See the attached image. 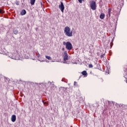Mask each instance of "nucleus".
Masks as SVG:
<instances>
[{
  "instance_id": "obj_31",
  "label": "nucleus",
  "mask_w": 127,
  "mask_h": 127,
  "mask_svg": "<svg viewBox=\"0 0 127 127\" xmlns=\"http://www.w3.org/2000/svg\"><path fill=\"white\" fill-rule=\"evenodd\" d=\"M48 83H51V82L50 81H49Z\"/></svg>"
},
{
  "instance_id": "obj_5",
  "label": "nucleus",
  "mask_w": 127,
  "mask_h": 127,
  "mask_svg": "<svg viewBox=\"0 0 127 127\" xmlns=\"http://www.w3.org/2000/svg\"><path fill=\"white\" fill-rule=\"evenodd\" d=\"M60 9H61L62 12H64V9H65V7L64 6V4L63 1H61V4L59 5Z\"/></svg>"
},
{
  "instance_id": "obj_25",
  "label": "nucleus",
  "mask_w": 127,
  "mask_h": 127,
  "mask_svg": "<svg viewBox=\"0 0 127 127\" xmlns=\"http://www.w3.org/2000/svg\"><path fill=\"white\" fill-rule=\"evenodd\" d=\"M52 85H53V88H54L55 87V85H54V84H52Z\"/></svg>"
},
{
  "instance_id": "obj_11",
  "label": "nucleus",
  "mask_w": 127,
  "mask_h": 127,
  "mask_svg": "<svg viewBox=\"0 0 127 127\" xmlns=\"http://www.w3.org/2000/svg\"><path fill=\"white\" fill-rule=\"evenodd\" d=\"M82 74L83 76H87V75H88V73H87V71L84 70L82 72Z\"/></svg>"
},
{
  "instance_id": "obj_30",
  "label": "nucleus",
  "mask_w": 127,
  "mask_h": 127,
  "mask_svg": "<svg viewBox=\"0 0 127 127\" xmlns=\"http://www.w3.org/2000/svg\"><path fill=\"white\" fill-rule=\"evenodd\" d=\"M35 84H36V85H38V83H36Z\"/></svg>"
},
{
  "instance_id": "obj_3",
  "label": "nucleus",
  "mask_w": 127,
  "mask_h": 127,
  "mask_svg": "<svg viewBox=\"0 0 127 127\" xmlns=\"http://www.w3.org/2000/svg\"><path fill=\"white\" fill-rule=\"evenodd\" d=\"M65 48L67 49V50H72V49H73V46L70 42H67Z\"/></svg>"
},
{
  "instance_id": "obj_23",
  "label": "nucleus",
  "mask_w": 127,
  "mask_h": 127,
  "mask_svg": "<svg viewBox=\"0 0 127 127\" xmlns=\"http://www.w3.org/2000/svg\"><path fill=\"white\" fill-rule=\"evenodd\" d=\"M110 46H111V47H112V46H113V43H110Z\"/></svg>"
},
{
  "instance_id": "obj_16",
  "label": "nucleus",
  "mask_w": 127,
  "mask_h": 127,
  "mask_svg": "<svg viewBox=\"0 0 127 127\" xmlns=\"http://www.w3.org/2000/svg\"><path fill=\"white\" fill-rule=\"evenodd\" d=\"M4 12V11H3L2 9H0V13H3Z\"/></svg>"
},
{
  "instance_id": "obj_6",
  "label": "nucleus",
  "mask_w": 127,
  "mask_h": 127,
  "mask_svg": "<svg viewBox=\"0 0 127 127\" xmlns=\"http://www.w3.org/2000/svg\"><path fill=\"white\" fill-rule=\"evenodd\" d=\"M12 56L11 57L12 59H14L15 60H18L19 59V55L18 54H12Z\"/></svg>"
},
{
  "instance_id": "obj_21",
  "label": "nucleus",
  "mask_w": 127,
  "mask_h": 127,
  "mask_svg": "<svg viewBox=\"0 0 127 127\" xmlns=\"http://www.w3.org/2000/svg\"><path fill=\"white\" fill-rule=\"evenodd\" d=\"M63 45H65V46H66L67 43H66V42H63Z\"/></svg>"
},
{
  "instance_id": "obj_24",
  "label": "nucleus",
  "mask_w": 127,
  "mask_h": 127,
  "mask_svg": "<svg viewBox=\"0 0 127 127\" xmlns=\"http://www.w3.org/2000/svg\"><path fill=\"white\" fill-rule=\"evenodd\" d=\"M121 107H122V108H124V107H125V105H124V104L121 105Z\"/></svg>"
},
{
  "instance_id": "obj_10",
  "label": "nucleus",
  "mask_w": 127,
  "mask_h": 127,
  "mask_svg": "<svg viewBox=\"0 0 127 127\" xmlns=\"http://www.w3.org/2000/svg\"><path fill=\"white\" fill-rule=\"evenodd\" d=\"M100 18H101V19H104V18H105V14L102 13L100 15Z\"/></svg>"
},
{
  "instance_id": "obj_17",
  "label": "nucleus",
  "mask_w": 127,
  "mask_h": 127,
  "mask_svg": "<svg viewBox=\"0 0 127 127\" xmlns=\"http://www.w3.org/2000/svg\"><path fill=\"white\" fill-rule=\"evenodd\" d=\"M84 0H78V2L80 3H82V2H83V1H84Z\"/></svg>"
},
{
  "instance_id": "obj_4",
  "label": "nucleus",
  "mask_w": 127,
  "mask_h": 127,
  "mask_svg": "<svg viewBox=\"0 0 127 127\" xmlns=\"http://www.w3.org/2000/svg\"><path fill=\"white\" fill-rule=\"evenodd\" d=\"M64 63H67L68 64V63H67V60H68V54L67 53V51L64 52Z\"/></svg>"
},
{
  "instance_id": "obj_7",
  "label": "nucleus",
  "mask_w": 127,
  "mask_h": 127,
  "mask_svg": "<svg viewBox=\"0 0 127 127\" xmlns=\"http://www.w3.org/2000/svg\"><path fill=\"white\" fill-rule=\"evenodd\" d=\"M11 122H12V123H14V122L16 121V116H15V115H12L11 118Z\"/></svg>"
},
{
  "instance_id": "obj_13",
  "label": "nucleus",
  "mask_w": 127,
  "mask_h": 127,
  "mask_svg": "<svg viewBox=\"0 0 127 127\" xmlns=\"http://www.w3.org/2000/svg\"><path fill=\"white\" fill-rule=\"evenodd\" d=\"M46 58L48 59V60H52V59L51 58V57L46 56Z\"/></svg>"
},
{
  "instance_id": "obj_26",
  "label": "nucleus",
  "mask_w": 127,
  "mask_h": 127,
  "mask_svg": "<svg viewBox=\"0 0 127 127\" xmlns=\"http://www.w3.org/2000/svg\"><path fill=\"white\" fill-rule=\"evenodd\" d=\"M62 50H63V51H64V50H65V48H62Z\"/></svg>"
},
{
  "instance_id": "obj_29",
  "label": "nucleus",
  "mask_w": 127,
  "mask_h": 127,
  "mask_svg": "<svg viewBox=\"0 0 127 127\" xmlns=\"http://www.w3.org/2000/svg\"><path fill=\"white\" fill-rule=\"evenodd\" d=\"M41 5L42 6V2H41Z\"/></svg>"
},
{
  "instance_id": "obj_22",
  "label": "nucleus",
  "mask_w": 127,
  "mask_h": 127,
  "mask_svg": "<svg viewBox=\"0 0 127 127\" xmlns=\"http://www.w3.org/2000/svg\"><path fill=\"white\" fill-rule=\"evenodd\" d=\"M38 58H39V57H40V54H39V53H38Z\"/></svg>"
},
{
  "instance_id": "obj_15",
  "label": "nucleus",
  "mask_w": 127,
  "mask_h": 127,
  "mask_svg": "<svg viewBox=\"0 0 127 127\" xmlns=\"http://www.w3.org/2000/svg\"><path fill=\"white\" fill-rule=\"evenodd\" d=\"M13 33H14V34H15V35L17 34L18 33V30H14Z\"/></svg>"
},
{
  "instance_id": "obj_12",
  "label": "nucleus",
  "mask_w": 127,
  "mask_h": 127,
  "mask_svg": "<svg viewBox=\"0 0 127 127\" xmlns=\"http://www.w3.org/2000/svg\"><path fill=\"white\" fill-rule=\"evenodd\" d=\"M35 0H30V3L31 5H34V3H35Z\"/></svg>"
},
{
  "instance_id": "obj_1",
  "label": "nucleus",
  "mask_w": 127,
  "mask_h": 127,
  "mask_svg": "<svg viewBox=\"0 0 127 127\" xmlns=\"http://www.w3.org/2000/svg\"><path fill=\"white\" fill-rule=\"evenodd\" d=\"M64 32L66 36H68V37L73 36L72 31H71V29H70V28L68 26H66L64 28Z\"/></svg>"
},
{
  "instance_id": "obj_14",
  "label": "nucleus",
  "mask_w": 127,
  "mask_h": 127,
  "mask_svg": "<svg viewBox=\"0 0 127 127\" xmlns=\"http://www.w3.org/2000/svg\"><path fill=\"white\" fill-rule=\"evenodd\" d=\"M109 106H112V105H114V102L108 101Z\"/></svg>"
},
{
  "instance_id": "obj_20",
  "label": "nucleus",
  "mask_w": 127,
  "mask_h": 127,
  "mask_svg": "<svg viewBox=\"0 0 127 127\" xmlns=\"http://www.w3.org/2000/svg\"><path fill=\"white\" fill-rule=\"evenodd\" d=\"M105 56V54H103L100 56L101 58H104V57Z\"/></svg>"
},
{
  "instance_id": "obj_28",
  "label": "nucleus",
  "mask_w": 127,
  "mask_h": 127,
  "mask_svg": "<svg viewBox=\"0 0 127 127\" xmlns=\"http://www.w3.org/2000/svg\"><path fill=\"white\" fill-rule=\"evenodd\" d=\"M126 82L127 83V79H126Z\"/></svg>"
},
{
  "instance_id": "obj_19",
  "label": "nucleus",
  "mask_w": 127,
  "mask_h": 127,
  "mask_svg": "<svg viewBox=\"0 0 127 127\" xmlns=\"http://www.w3.org/2000/svg\"><path fill=\"white\" fill-rule=\"evenodd\" d=\"M15 4H16L17 5H19V2L18 1H16Z\"/></svg>"
},
{
  "instance_id": "obj_18",
  "label": "nucleus",
  "mask_w": 127,
  "mask_h": 127,
  "mask_svg": "<svg viewBox=\"0 0 127 127\" xmlns=\"http://www.w3.org/2000/svg\"><path fill=\"white\" fill-rule=\"evenodd\" d=\"M88 67H89V68H93V64H90L88 65Z\"/></svg>"
},
{
  "instance_id": "obj_27",
  "label": "nucleus",
  "mask_w": 127,
  "mask_h": 127,
  "mask_svg": "<svg viewBox=\"0 0 127 127\" xmlns=\"http://www.w3.org/2000/svg\"><path fill=\"white\" fill-rule=\"evenodd\" d=\"M77 82L76 81H74V85H75Z\"/></svg>"
},
{
  "instance_id": "obj_9",
  "label": "nucleus",
  "mask_w": 127,
  "mask_h": 127,
  "mask_svg": "<svg viewBox=\"0 0 127 127\" xmlns=\"http://www.w3.org/2000/svg\"><path fill=\"white\" fill-rule=\"evenodd\" d=\"M112 11V8H109L108 10V14L109 15V17H111V12Z\"/></svg>"
},
{
  "instance_id": "obj_2",
  "label": "nucleus",
  "mask_w": 127,
  "mask_h": 127,
  "mask_svg": "<svg viewBox=\"0 0 127 127\" xmlns=\"http://www.w3.org/2000/svg\"><path fill=\"white\" fill-rule=\"evenodd\" d=\"M90 7L92 10H96L97 9V5H96V1L92 0L90 2Z\"/></svg>"
},
{
  "instance_id": "obj_8",
  "label": "nucleus",
  "mask_w": 127,
  "mask_h": 127,
  "mask_svg": "<svg viewBox=\"0 0 127 127\" xmlns=\"http://www.w3.org/2000/svg\"><path fill=\"white\" fill-rule=\"evenodd\" d=\"M20 14L21 15H25L26 14V10L25 9L22 10Z\"/></svg>"
}]
</instances>
